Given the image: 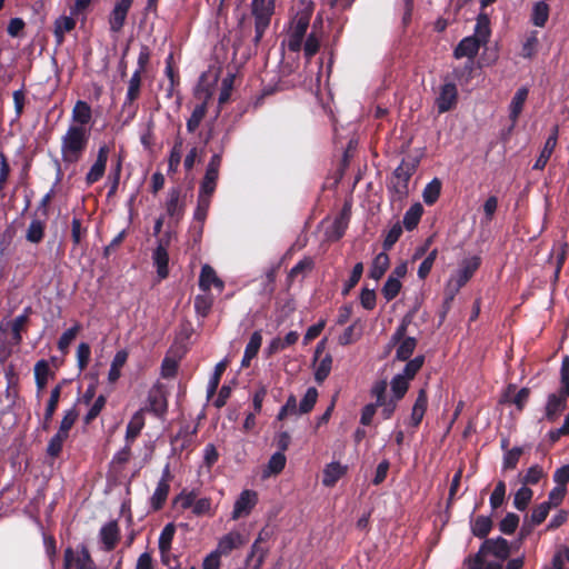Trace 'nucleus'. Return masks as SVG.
<instances>
[{
	"label": "nucleus",
	"instance_id": "nucleus-8",
	"mask_svg": "<svg viewBox=\"0 0 569 569\" xmlns=\"http://www.w3.org/2000/svg\"><path fill=\"white\" fill-rule=\"evenodd\" d=\"M72 567L76 569H96L86 548H82L81 551L77 553L71 548L66 549L63 568L71 569Z\"/></svg>",
	"mask_w": 569,
	"mask_h": 569
},
{
	"label": "nucleus",
	"instance_id": "nucleus-47",
	"mask_svg": "<svg viewBox=\"0 0 569 569\" xmlns=\"http://www.w3.org/2000/svg\"><path fill=\"white\" fill-rule=\"evenodd\" d=\"M423 363H425V356H422V355H419V356L415 357L413 359H409V360H407V363L400 375L409 380H412L416 377V375L420 371Z\"/></svg>",
	"mask_w": 569,
	"mask_h": 569
},
{
	"label": "nucleus",
	"instance_id": "nucleus-39",
	"mask_svg": "<svg viewBox=\"0 0 569 569\" xmlns=\"http://www.w3.org/2000/svg\"><path fill=\"white\" fill-rule=\"evenodd\" d=\"M31 308H27L23 315L18 316L11 322L12 340L19 345L22 340L21 332L24 330Z\"/></svg>",
	"mask_w": 569,
	"mask_h": 569
},
{
	"label": "nucleus",
	"instance_id": "nucleus-4",
	"mask_svg": "<svg viewBox=\"0 0 569 569\" xmlns=\"http://www.w3.org/2000/svg\"><path fill=\"white\" fill-rule=\"evenodd\" d=\"M311 13L301 11L293 18L288 31L287 47L291 52H299L310 24Z\"/></svg>",
	"mask_w": 569,
	"mask_h": 569
},
{
	"label": "nucleus",
	"instance_id": "nucleus-60",
	"mask_svg": "<svg viewBox=\"0 0 569 569\" xmlns=\"http://www.w3.org/2000/svg\"><path fill=\"white\" fill-rule=\"evenodd\" d=\"M221 162L222 156L220 153H214L208 162L206 173L203 177L218 181Z\"/></svg>",
	"mask_w": 569,
	"mask_h": 569
},
{
	"label": "nucleus",
	"instance_id": "nucleus-49",
	"mask_svg": "<svg viewBox=\"0 0 569 569\" xmlns=\"http://www.w3.org/2000/svg\"><path fill=\"white\" fill-rule=\"evenodd\" d=\"M318 399V390L315 387H310L307 389L303 398L299 403V413H308L310 412Z\"/></svg>",
	"mask_w": 569,
	"mask_h": 569
},
{
	"label": "nucleus",
	"instance_id": "nucleus-38",
	"mask_svg": "<svg viewBox=\"0 0 569 569\" xmlns=\"http://www.w3.org/2000/svg\"><path fill=\"white\" fill-rule=\"evenodd\" d=\"M76 27V21L71 17H60L54 22V36L58 43H62L64 34Z\"/></svg>",
	"mask_w": 569,
	"mask_h": 569
},
{
	"label": "nucleus",
	"instance_id": "nucleus-59",
	"mask_svg": "<svg viewBox=\"0 0 569 569\" xmlns=\"http://www.w3.org/2000/svg\"><path fill=\"white\" fill-rule=\"evenodd\" d=\"M387 387L388 383L386 380H379L373 383L371 388V396L376 398V402L372 403L373 406L379 408L380 405L389 400L386 396Z\"/></svg>",
	"mask_w": 569,
	"mask_h": 569
},
{
	"label": "nucleus",
	"instance_id": "nucleus-32",
	"mask_svg": "<svg viewBox=\"0 0 569 569\" xmlns=\"http://www.w3.org/2000/svg\"><path fill=\"white\" fill-rule=\"evenodd\" d=\"M46 221L33 219L26 231V239L31 243H40L44 237Z\"/></svg>",
	"mask_w": 569,
	"mask_h": 569
},
{
	"label": "nucleus",
	"instance_id": "nucleus-45",
	"mask_svg": "<svg viewBox=\"0 0 569 569\" xmlns=\"http://www.w3.org/2000/svg\"><path fill=\"white\" fill-rule=\"evenodd\" d=\"M128 352L126 350H120L116 353L111 368L109 369V383L114 382L120 377V369L127 362Z\"/></svg>",
	"mask_w": 569,
	"mask_h": 569
},
{
	"label": "nucleus",
	"instance_id": "nucleus-20",
	"mask_svg": "<svg viewBox=\"0 0 569 569\" xmlns=\"http://www.w3.org/2000/svg\"><path fill=\"white\" fill-rule=\"evenodd\" d=\"M347 472V467L340 462H331L323 469L322 483L326 487H333Z\"/></svg>",
	"mask_w": 569,
	"mask_h": 569
},
{
	"label": "nucleus",
	"instance_id": "nucleus-54",
	"mask_svg": "<svg viewBox=\"0 0 569 569\" xmlns=\"http://www.w3.org/2000/svg\"><path fill=\"white\" fill-rule=\"evenodd\" d=\"M402 234V227L400 222H396L390 230L387 232L383 242L382 248L385 251L391 250V248L396 244V242L399 240V238Z\"/></svg>",
	"mask_w": 569,
	"mask_h": 569
},
{
	"label": "nucleus",
	"instance_id": "nucleus-56",
	"mask_svg": "<svg viewBox=\"0 0 569 569\" xmlns=\"http://www.w3.org/2000/svg\"><path fill=\"white\" fill-rule=\"evenodd\" d=\"M210 203H211L210 198H207L203 196H198L197 208L193 213V218L196 221L203 224V222L206 221L207 216H208Z\"/></svg>",
	"mask_w": 569,
	"mask_h": 569
},
{
	"label": "nucleus",
	"instance_id": "nucleus-10",
	"mask_svg": "<svg viewBox=\"0 0 569 569\" xmlns=\"http://www.w3.org/2000/svg\"><path fill=\"white\" fill-rule=\"evenodd\" d=\"M144 412H151L156 417L162 418L168 411V400L161 389H152L148 395V405Z\"/></svg>",
	"mask_w": 569,
	"mask_h": 569
},
{
	"label": "nucleus",
	"instance_id": "nucleus-46",
	"mask_svg": "<svg viewBox=\"0 0 569 569\" xmlns=\"http://www.w3.org/2000/svg\"><path fill=\"white\" fill-rule=\"evenodd\" d=\"M402 283L396 277H388L386 283L381 289L383 298L389 302L393 300L400 292Z\"/></svg>",
	"mask_w": 569,
	"mask_h": 569
},
{
	"label": "nucleus",
	"instance_id": "nucleus-26",
	"mask_svg": "<svg viewBox=\"0 0 569 569\" xmlns=\"http://www.w3.org/2000/svg\"><path fill=\"white\" fill-rule=\"evenodd\" d=\"M493 522L488 516H478L471 521V532L480 539H488L487 536L492 529Z\"/></svg>",
	"mask_w": 569,
	"mask_h": 569
},
{
	"label": "nucleus",
	"instance_id": "nucleus-6",
	"mask_svg": "<svg viewBox=\"0 0 569 569\" xmlns=\"http://www.w3.org/2000/svg\"><path fill=\"white\" fill-rule=\"evenodd\" d=\"M458 102V90L453 82L441 86L439 96L436 99V106L439 113L452 110Z\"/></svg>",
	"mask_w": 569,
	"mask_h": 569
},
{
	"label": "nucleus",
	"instance_id": "nucleus-42",
	"mask_svg": "<svg viewBox=\"0 0 569 569\" xmlns=\"http://www.w3.org/2000/svg\"><path fill=\"white\" fill-rule=\"evenodd\" d=\"M332 356L327 353L319 362L315 370V380L318 385L325 382V380L329 377L332 369Z\"/></svg>",
	"mask_w": 569,
	"mask_h": 569
},
{
	"label": "nucleus",
	"instance_id": "nucleus-28",
	"mask_svg": "<svg viewBox=\"0 0 569 569\" xmlns=\"http://www.w3.org/2000/svg\"><path fill=\"white\" fill-rule=\"evenodd\" d=\"M61 395V386L58 385L51 390L50 399L47 403V408L43 416V429L48 430L50 428V423L52 421L54 411L58 407Z\"/></svg>",
	"mask_w": 569,
	"mask_h": 569
},
{
	"label": "nucleus",
	"instance_id": "nucleus-31",
	"mask_svg": "<svg viewBox=\"0 0 569 569\" xmlns=\"http://www.w3.org/2000/svg\"><path fill=\"white\" fill-rule=\"evenodd\" d=\"M141 73L136 70L129 80V86L123 106H131L140 96Z\"/></svg>",
	"mask_w": 569,
	"mask_h": 569
},
{
	"label": "nucleus",
	"instance_id": "nucleus-62",
	"mask_svg": "<svg viewBox=\"0 0 569 569\" xmlns=\"http://www.w3.org/2000/svg\"><path fill=\"white\" fill-rule=\"evenodd\" d=\"M475 70V60L468 59L462 67L455 68L452 71V77L456 80L461 81L466 78V82H468L472 78V72Z\"/></svg>",
	"mask_w": 569,
	"mask_h": 569
},
{
	"label": "nucleus",
	"instance_id": "nucleus-1",
	"mask_svg": "<svg viewBox=\"0 0 569 569\" xmlns=\"http://www.w3.org/2000/svg\"><path fill=\"white\" fill-rule=\"evenodd\" d=\"M250 7L251 14L254 18L253 41L258 44L270 26L276 8L274 0H252Z\"/></svg>",
	"mask_w": 569,
	"mask_h": 569
},
{
	"label": "nucleus",
	"instance_id": "nucleus-33",
	"mask_svg": "<svg viewBox=\"0 0 569 569\" xmlns=\"http://www.w3.org/2000/svg\"><path fill=\"white\" fill-rule=\"evenodd\" d=\"M442 183L438 178H433L423 189L422 198L427 206L435 204L441 193Z\"/></svg>",
	"mask_w": 569,
	"mask_h": 569
},
{
	"label": "nucleus",
	"instance_id": "nucleus-16",
	"mask_svg": "<svg viewBox=\"0 0 569 569\" xmlns=\"http://www.w3.org/2000/svg\"><path fill=\"white\" fill-rule=\"evenodd\" d=\"M132 2L133 0H116L114 8L111 13L112 19L110 20L112 30L118 31L123 27Z\"/></svg>",
	"mask_w": 569,
	"mask_h": 569
},
{
	"label": "nucleus",
	"instance_id": "nucleus-63",
	"mask_svg": "<svg viewBox=\"0 0 569 569\" xmlns=\"http://www.w3.org/2000/svg\"><path fill=\"white\" fill-rule=\"evenodd\" d=\"M68 437L69 436H67L58 430V432L49 441V445L47 448L48 455L51 457H58L62 450V445Z\"/></svg>",
	"mask_w": 569,
	"mask_h": 569
},
{
	"label": "nucleus",
	"instance_id": "nucleus-36",
	"mask_svg": "<svg viewBox=\"0 0 569 569\" xmlns=\"http://www.w3.org/2000/svg\"><path fill=\"white\" fill-rule=\"evenodd\" d=\"M417 347V339L413 337H407L401 342L396 351V360L407 361L411 358Z\"/></svg>",
	"mask_w": 569,
	"mask_h": 569
},
{
	"label": "nucleus",
	"instance_id": "nucleus-52",
	"mask_svg": "<svg viewBox=\"0 0 569 569\" xmlns=\"http://www.w3.org/2000/svg\"><path fill=\"white\" fill-rule=\"evenodd\" d=\"M49 365L46 360H40L34 366L36 383L39 390H42L48 381Z\"/></svg>",
	"mask_w": 569,
	"mask_h": 569
},
{
	"label": "nucleus",
	"instance_id": "nucleus-58",
	"mask_svg": "<svg viewBox=\"0 0 569 569\" xmlns=\"http://www.w3.org/2000/svg\"><path fill=\"white\" fill-rule=\"evenodd\" d=\"M550 509H551L550 503H547V502H542V503L536 506L531 511L530 522H532L533 526H539L540 523H542L546 520V518L549 515Z\"/></svg>",
	"mask_w": 569,
	"mask_h": 569
},
{
	"label": "nucleus",
	"instance_id": "nucleus-7",
	"mask_svg": "<svg viewBox=\"0 0 569 569\" xmlns=\"http://www.w3.org/2000/svg\"><path fill=\"white\" fill-rule=\"evenodd\" d=\"M169 480H170V470H169V466H166V468L162 472V477L159 480L157 488L150 498V507L153 511H159L163 508V506L167 501L169 491H170Z\"/></svg>",
	"mask_w": 569,
	"mask_h": 569
},
{
	"label": "nucleus",
	"instance_id": "nucleus-21",
	"mask_svg": "<svg viewBox=\"0 0 569 569\" xmlns=\"http://www.w3.org/2000/svg\"><path fill=\"white\" fill-rule=\"evenodd\" d=\"M152 259L157 268V274L159 279H166L169 274V254L167 249L161 243L154 249Z\"/></svg>",
	"mask_w": 569,
	"mask_h": 569
},
{
	"label": "nucleus",
	"instance_id": "nucleus-15",
	"mask_svg": "<svg viewBox=\"0 0 569 569\" xmlns=\"http://www.w3.org/2000/svg\"><path fill=\"white\" fill-rule=\"evenodd\" d=\"M481 46L482 44L480 43L479 39L473 37H466L455 48L453 56L456 59H461L463 57L468 59H475Z\"/></svg>",
	"mask_w": 569,
	"mask_h": 569
},
{
	"label": "nucleus",
	"instance_id": "nucleus-19",
	"mask_svg": "<svg viewBox=\"0 0 569 569\" xmlns=\"http://www.w3.org/2000/svg\"><path fill=\"white\" fill-rule=\"evenodd\" d=\"M211 286H216V287L222 289L223 288V282H222V280H220L217 277V273H216L214 269L211 266L204 264L201 268V272H200V276H199V288L202 291H209Z\"/></svg>",
	"mask_w": 569,
	"mask_h": 569
},
{
	"label": "nucleus",
	"instance_id": "nucleus-55",
	"mask_svg": "<svg viewBox=\"0 0 569 569\" xmlns=\"http://www.w3.org/2000/svg\"><path fill=\"white\" fill-rule=\"evenodd\" d=\"M79 413H80V409L77 408L76 406L73 408L69 409L64 413V416L60 422L59 431L69 436V431L72 428V426L74 425V422L77 421Z\"/></svg>",
	"mask_w": 569,
	"mask_h": 569
},
{
	"label": "nucleus",
	"instance_id": "nucleus-37",
	"mask_svg": "<svg viewBox=\"0 0 569 569\" xmlns=\"http://www.w3.org/2000/svg\"><path fill=\"white\" fill-rule=\"evenodd\" d=\"M207 114V103L201 102L194 107L192 110L191 116L187 120V130L189 133H193L198 127L200 126L201 121Z\"/></svg>",
	"mask_w": 569,
	"mask_h": 569
},
{
	"label": "nucleus",
	"instance_id": "nucleus-13",
	"mask_svg": "<svg viewBox=\"0 0 569 569\" xmlns=\"http://www.w3.org/2000/svg\"><path fill=\"white\" fill-rule=\"evenodd\" d=\"M567 395L560 391V395L550 393L546 405V419L550 422L556 421L559 415L567 408Z\"/></svg>",
	"mask_w": 569,
	"mask_h": 569
},
{
	"label": "nucleus",
	"instance_id": "nucleus-23",
	"mask_svg": "<svg viewBox=\"0 0 569 569\" xmlns=\"http://www.w3.org/2000/svg\"><path fill=\"white\" fill-rule=\"evenodd\" d=\"M390 266V259L386 251L378 253L369 270V277L373 280H380Z\"/></svg>",
	"mask_w": 569,
	"mask_h": 569
},
{
	"label": "nucleus",
	"instance_id": "nucleus-22",
	"mask_svg": "<svg viewBox=\"0 0 569 569\" xmlns=\"http://www.w3.org/2000/svg\"><path fill=\"white\" fill-rule=\"evenodd\" d=\"M174 532V525L168 523L164 526L159 537V550L164 565H168L167 553L170 551Z\"/></svg>",
	"mask_w": 569,
	"mask_h": 569
},
{
	"label": "nucleus",
	"instance_id": "nucleus-40",
	"mask_svg": "<svg viewBox=\"0 0 569 569\" xmlns=\"http://www.w3.org/2000/svg\"><path fill=\"white\" fill-rule=\"evenodd\" d=\"M72 119L77 126H84L91 120V109L84 101H78L72 110Z\"/></svg>",
	"mask_w": 569,
	"mask_h": 569
},
{
	"label": "nucleus",
	"instance_id": "nucleus-34",
	"mask_svg": "<svg viewBox=\"0 0 569 569\" xmlns=\"http://www.w3.org/2000/svg\"><path fill=\"white\" fill-rule=\"evenodd\" d=\"M410 381L411 380L405 378L399 373L396 375L390 381V388L392 392L391 398H395L396 400L400 401L408 392Z\"/></svg>",
	"mask_w": 569,
	"mask_h": 569
},
{
	"label": "nucleus",
	"instance_id": "nucleus-9",
	"mask_svg": "<svg viewBox=\"0 0 569 569\" xmlns=\"http://www.w3.org/2000/svg\"><path fill=\"white\" fill-rule=\"evenodd\" d=\"M258 502V495L253 490H243L233 505L232 519H239L247 516L256 507Z\"/></svg>",
	"mask_w": 569,
	"mask_h": 569
},
{
	"label": "nucleus",
	"instance_id": "nucleus-12",
	"mask_svg": "<svg viewBox=\"0 0 569 569\" xmlns=\"http://www.w3.org/2000/svg\"><path fill=\"white\" fill-rule=\"evenodd\" d=\"M516 390V385L510 383L502 396V401L512 403L516 406L518 411H522L529 400L530 389L523 387L517 392Z\"/></svg>",
	"mask_w": 569,
	"mask_h": 569
},
{
	"label": "nucleus",
	"instance_id": "nucleus-25",
	"mask_svg": "<svg viewBox=\"0 0 569 569\" xmlns=\"http://www.w3.org/2000/svg\"><path fill=\"white\" fill-rule=\"evenodd\" d=\"M106 162H107V148L101 147L99 150L98 159L94 162V164L91 167L90 171L87 174V182L93 183L98 181L100 178H102L104 170H106Z\"/></svg>",
	"mask_w": 569,
	"mask_h": 569
},
{
	"label": "nucleus",
	"instance_id": "nucleus-18",
	"mask_svg": "<svg viewBox=\"0 0 569 569\" xmlns=\"http://www.w3.org/2000/svg\"><path fill=\"white\" fill-rule=\"evenodd\" d=\"M144 427V409L138 410L130 419L126 430V442L132 443Z\"/></svg>",
	"mask_w": 569,
	"mask_h": 569
},
{
	"label": "nucleus",
	"instance_id": "nucleus-24",
	"mask_svg": "<svg viewBox=\"0 0 569 569\" xmlns=\"http://www.w3.org/2000/svg\"><path fill=\"white\" fill-rule=\"evenodd\" d=\"M350 214H351L350 204L346 202L342 207V210L336 217V219L332 223L333 236H335L336 240H339L340 238L343 237V234L348 228Z\"/></svg>",
	"mask_w": 569,
	"mask_h": 569
},
{
	"label": "nucleus",
	"instance_id": "nucleus-48",
	"mask_svg": "<svg viewBox=\"0 0 569 569\" xmlns=\"http://www.w3.org/2000/svg\"><path fill=\"white\" fill-rule=\"evenodd\" d=\"M522 453H523V448H521V447H513L512 449L507 450L503 455L502 469L503 470L516 469Z\"/></svg>",
	"mask_w": 569,
	"mask_h": 569
},
{
	"label": "nucleus",
	"instance_id": "nucleus-30",
	"mask_svg": "<svg viewBox=\"0 0 569 569\" xmlns=\"http://www.w3.org/2000/svg\"><path fill=\"white\" fill-rule=\"evenodd\" d=\"M423 213V207L421 203H413L403 216V227L411 231L417 228Z\"/></svg>",
	"mask_w": 569,
	"mask_h": 569
},
{
	"label": "nucleus",
	"instance_id": "nucleus-2",
	"mask_svg": "<svg viewBox=\"0 0 569 569\" xmlns=\"http://www.w3.org/2000/svg\"><path fill=\"white\" fill-rule=\"evenodd\" d=\"M87 130L82 126H70L62 139V154L67 161H76L87 144Z\"/></svg>",
	"mask_w": 569,
	"mask_h": 569
},
{
	"label": "nucleus",
	"instance_id": "nucleus-3",
	"mask_svg": "<svg viewBox=\"0 0 569 569\" xmlns=\"http://www.w3.org/2000/svg\"><path fill=\"white\" fill-rule=\"evenodd\" d=\"M511 548L508 540L502 537H497L491 539H485L478 552L475 556H472V558H475L478 563L480 561L483 563H488L486 561V557L491 555L497 559L496 562H500V565L502 566V562L509 558Z\"/></svg>",
	"mask_w": 569,
	"mask_h": 569
},
{
	"label": "nucleus",
	"instance_id": "nucleus-29",
	"mask_svg": "<svg viewBox=\"0 0 569 569\" xmlns=\"http://www.w3.org/2000/svg\"><path fill=\"white\" fill-rule=\"evenodd\" d=\"M179 199L180 190L178 188L170 189L166 209L167 213L177 220H179L183 214V204L179 202Z\"/></svg>",
	"mask_w": 569,
	"mask_h": 569
},
{
	"label": "nucleus",
	"instance_id": "nucleus-35",
	"mask_svg": "<svg viewBox=\"0 0 569 569\" xmlns=\"http://www.w3.org/2000/svg\"><path fill=\"white\" fill-rule=\"evenodd\" d=\"M473 38L479 39L481 44H486L490 37V20L486 13H480L477 18Z\"/></svg>",
	"mask_w": 569,
	"mask_h": 569
},
{
	"label": "nucleus",
	"instance_id": "nucleus-14",
	"mask_svg": "<svg viewBox=\"0 0 569 569\" xmlns=\"http://www.w3.org/2000/svg\"><path fill=\"white\" fill-rule=\"evenodd\" d=\"M246 543V538L238 531H231L220 538L218 547L214 550L220 556H228L233 549Z\"/></svg>",
	"mask_w": 569,
	"mask_h": 569
},
{
	"label": "nucleus",
	"instance_id": "nucleus-51",
	"mask_svg": "<svg viewBox=\"0 0 569 569\" xmlns=\"http://www.w3.org/2000/svg\"><path fill=\"white\" fill-rule=\"evenodd\" d=\"M519 516L513 512H508L505 518L499 522V530L505 535H512L519 526Z\"/></svg>",
	"mask_w": 569,
	"mask_h": 569
},
{
	"label": "nucleus",
	"instance_id": "nucleus-50",
	"mask_svg": "<svg viewBox=\"0 0 569 569\" xmlns=\"http://www.w3.org/2000/svg\"><path fill=\"white\" fill-rule=\"evenodd\" d=\"M362 272H363L362 262H357L352 268L349 279L346 281V283L342 288V291H341L342 296L349 295L351 289H353L358 284L359 280L361 279Z\"/></svg>",
	"mask_w": 569,
	"mask_h": 569
},
{
	"label": "nucleus",
	"instance_id": "nucleus-44",
	"mask_svg": "<svg viewBox=\"0 0 569 569\" xmlns=\"http://www.w3.org/2000/svg\"><path fill=\"white\" fill-rule=\"evenodd\" d=\"M533 496V491L526 486H522L517 490L513 498V506L519 511H525L530 503Z\"/></svg>",
	"mask_w": 569,
	"mask_h": 569
},
{
	"label": "nucleus",
	"instance_id": "nucleus-17",
	"mask_svg": "<svg viewBox=\"0 0 569 569\" xmlns=\"http://www.w3.org/2000/svg\"><path fill=\"white\" fill-rule=\"evenodd\" d=\"M528 93H529V90L526 87H521L517 90V92L512 97V100L509 106V110H510L509 118L511 120L510 129H512L516 126L518 118L523 109L525 102L528 98Z\"/></svg>",
	"mask_w": 569,
	"mask_h": 569
},
{
	"label": "nucleus",
	"instance_id": "nucleus-41",
	"mask_svg": "<svg viewBox=\"0 0 569 569\" xmlns=\"http://www.w3.org/2000/svg\"><path fill=\"white\" fill-rule=\"evenodd\" d=\"M547 0L537 2L533 6L531 21L537 27H545L549 18V6L546 3Z\"/></svg>",
	"mask_w": 569,
	"mask_h": 569
},
{
	"label": "nucleus",
	"instance_id": "nucleus-53",
	"mask_svg": "<svg viewBox=\"0 0 569 569\" xmlns=\"http://www.w3.org/2000/svg\"><path fill=\"white\" fill-rule=\"evenodd\" d=\"M106 405V398L103 395H99L93 402L90 403L87 415L83 418L86 425L91 423L94 420Z\"/></svg>",
	"mask_w": 569,
	"mask_h": 569
},
{
	"label": "nucleus",
	"instance_id": "nucleus-57",
	"mask_svg": "<svg viewBox=\"0 0 569 569\" xmlns=\"http://www.w3.org/2000/svg\"><path fill=\"white\" fill-rule=\"evenodd\" d=\"M286 461H287V459H286L284 453L274 452L268 461L267 469H268L269 473L270 475L280 473L286 467Z\"/></svg>",
	"mask_w": 569,
	"mask_h": 569
},
{
	"label": "nucleus",
	"instance_id": "nucleus-61",
	"mask_svg": "<svg viewBox=\"0 0 569 569\" xmlns=\"http://www.w3.org/2000/svg\"><path fill=\"white\" fill-rule=\"evenodd\" d=\"M555 148H556V146L546 141L538 159L536 160L535 164L532 166V169L533 170H543L545 167L547 166L551 154L553 153Z\"/></svg>",
	"mask_w": 569,
	"mask_h": 569
},
{
	"label": "nucleus",
	"instance_id": "nucleus-43",
	"mask_svg": "<svg viewBox=\"0 0 569 569\" xmlns=\"http://www.w3.org/2000/svg\"><path fill=\"white\" fill-rule=\"evenodd\" d=\"M227 366V360H222L216 365L213 375L211 376L207 388L208 398L212 397L217 392L221 377L226 371Z\"/></svg>",
	"mask_w": 569,
	"mask_h": 569
},
{
	"label": "nucleus",
	"instance_id": "nucleus-27",
	"mask_svg": "<svg viewBox=\"0 0 569 569\" xmlns=\"http://www.w3.org/2000/svg\"><path fill=\"white\" fill-rule=\"evenodd\" d=\"M362 336V326L361 320L356 319L349 327L345 329V331L339 336V343L341 346H348L357 340H359Z\"/></svg>",
	"mask_w": 569,
	"mask_h": 569
},
{
	"label": "nucleus",
	"instance_id": "nucleus-5",
	"mask_svg": "<svg viewBox=\"0 0 569 569\" xmlns=\"http://www.w3.org/2000/svg\"><path fill=\"white\" fill-rule=\"evenodd\" d=\"M481 259L478 256L465 259L457 273L451 277L449 286L453 287V293H457L466 283L472 278L475 272L479 269ZM453 296H451V299Z\"/></svg>",
	"mask_w": 569,
	"mask_h": 569
},
{
	"label": "nucleus",
	"instance_id": "nucleus-11",
	"mask_svg": "<svg viewBox=\"0 0 569 569\" xmlns=\"http://www.w3.org/2000/svg\"><path fill=\"white\" fill-rule=\"evenodd\" d=\"M427 409H428V395H427V390L425 388H421L418 391L416 401H415V403L412 406L411 415H410L408 425L410 427L417 429L420 426Z\"/></svg>",
	"mask_w": 569,
	"mask_h": 569
},
{
	"label": "nucleus",
	"instance_id": "nucleus-64",
	"mask_svg": "<svg viewBox=\"0 0 569 569\" xmlns=\"http://www.w3.org/2000/svg\"><path fill=\"white\" fill-rule=\"evenodd\" d=\"M545 476L542 468L539 465L531 466L522 478L523 486L537 485Z\"/></svg>",
	"mask_w": 569,
	"mask_h": 569
}]
</instances>
